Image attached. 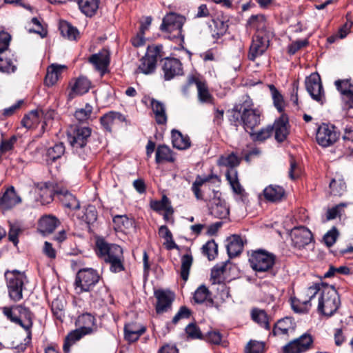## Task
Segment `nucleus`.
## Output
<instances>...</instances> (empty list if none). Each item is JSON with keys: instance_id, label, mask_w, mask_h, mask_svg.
Masks as SVG:
<instances>
[{"instance_id": "obj_1", "label": "nucleus", "mask_w": 353, "mask_h": 353, "mask_svg": "<svg viewBox=\"0 0 353 353\" xmlns=\"http://www.w3.org/2000/svg\"><path fill=\"white\" fill-rule=\"evenodd\" d=\"M318 295L317 310L324 316H330L340 305L339 296L332 286L315 284L305 289L299 298L291 300L292 310L297 313L307 312L312 307V301Z\"/></svg>"}, {"instance_id": "obj_2", "label": "nucleus", "mask_w": 353, "mask_h": 353, "mask_svg": "<svg viewBox=\"0 0 353 353\" xmlns=\"http://www.w3.org/2000/svg\"><path fill=\"white\" fill-rule=\"evenodd\" d=\"M96 252L106 263L110 264L111 272L117 273L124 270L123 249L117 244H111L103 239H98L96 243Z\"/></svg>"}, {"instance_id": "obj_3", "label": "nucleus", "mask_w": 353, "mask_h": 353, "mask_svg": "<svg viewBox=\"0 0 353 353\" xmlns=\"http://www.w3.org/2000/svg\"><path fill=\"white\" fill-rule=\"evenodd\" d=\"M248 24L257 32L252 39L248 53L249 59L254 61L268 49L269 39L262 31L265 26V19L263 15H252L248 20Z\"/></svg>"}, {"instance_id": "obj_4", "label": "nucleus", "mask_w": 353, "mask_h": 353, "mask_svg": "<svg viewBox=\"0 0 353 353\" xmlns=\"http://www.w3.org/2000/svg\"><path fill=\"white\" fill-rule=\"evenodd\" d=\"M185 18L175 12L167 14L163 19L160 29L168 34V38L181 45L184 42L182 28Z\"/></svg>"}, {"instance_id": "obj_5", "label": "nucleus", "mask_w": 353, "mask_h": 353, "mask_svg": "<svg viewBox=\"0 0 353 353\" xmlns=\"http://www.w3.org/2000/svg\"><path fill=\"white\" fill-rule=\"evenodd\" d=\"M4 276L10 299L14 302L21 301L25 285L28 282L26 275L23 272L14 270L6 271Z\"/></svg>"}, {"instance_id": "obj_6", "label": "nucleus", "mask_w": 353, "mask_h": 353, "mask_svg": "<svg viewBox=\"0 0 353 353\" xmlns=\"http://www.w3.org/2000/svg\"><path fill=\"white\" fill-rule=\"evenodd\" d=\"M252 103L250 99H246L243 104L236 105L233 110L241 112V121L245 130L252 134L254 128L259 125L261 112L257 109H253Z\"/></svg>"}, {"instance_id": "obj_7", "label": "nucleus", "mask_w": 353, "mask_h": 353, "mask_svg": "<svg viewBox=\"0 0 353 353\" xmlns=\"http://www.w3.org/2000/svg\"><path fill=\"white\" fill-rule=\"evenodd\" d=\"M275 260V255L264 250L253 251L249 258L251 268L256 272H265L272 270Z\"/></svg>"}, {"instance_id": "obj_8", "label": "nucleus", "mask_w": 353, "mask_h": 353, "mask_svg": "<svg viewBox=\"0 0 353 353\" xmlns=\"http://www.w3.org/2000/svg\"><path fill=\"white\" fill-rule=\"evenodd\" d=\"M98 272L92 268L80 270L75 279V290L77 294L90 291L99 281Z\"/></svg>"}, {"instance_id": "obj_9", "label": "nucleus", "mask_w": 353, "mask_h": 353, "mask_svg": "<svg viewBox=\"0 0 353 353\" xmlns=\"http://www.w3.org/2000/svg\"><path fill=\"white\" fill-rule=\"evenodd\" d=\"M305 88L312 99L323 104L325 101V92L321 78L318 74L312 73L305 79Z\"/></svg>"}, {"instance_id": "obj_10", "label": "nucleus", "mask_w": 353, "mask_h": 353, "mask_svg": "<svg viewBox=\"0 0 353 353\" xmlns=\"http://www.w3.org/2000/svg\"><path fill=\"white\" fill-rule=\"evenodd\" d=\"M154 295L157 299L155 310L157 314H163L171 310L175 299L173 292L170 290L159 289L154 291Z\"/></svg>"}, {"instance_id": "obj_11", "label": "nucleus", "mask_w": 353, "mask_h": 353, "mask_svg": "<svg viewBox=\"0 0 353 353\" xmlns=\"http://www.w3.org/2000/svg\"><path fill=\"white\" fill-rule=\"evenodd\" d=\"M313 345V338L307 333L294 339L283 347L284 353H303L310 350Z\"/></svg>"}, {"instance_id": "obj_12", "label": "nucleus", "mask_w": 353, "mask_h": 353, "mask_svg": "<svg viewBox=\"0 0 353 353\" xmlns=\"http://www.w3.org/2000/svg\"><path fill=\"white\" fill-rule=\"evenodd\" d=\"M339 139V134L335 131L334 126L323 123L317 130L316 139L322 147H329Z\"/></svg>"}, {"instance_id": "obj_13", "label": "nucleus", "mask_w": 353, "mask_h": 353, "mask_svg": "<svg viewBox=\"0 0 353 353\" xmlns=\"http://www.w3.org/2000/svg\"><path fill=\"white\" fill-rule=\"evenodd\" d=\"M290 236L293 245L299 249L304 248L311 243L313 239L310 230L304 226L293 228Z\"/></svg>"}, {"instance_id": "obj_14", "label": "nucleus", "mask_w": 353, "mask_h": 353, "mask_svg": "<svg viewBox=\"0 0 353 353\" xmlns=\"http://www.w3.org/2000/svg\"><path fill=\"white\" fill-rule=\"evenodd\" d=\"M225 176L234 194L239 195L240 200L243 203L248 202V194L240 184L238 179V173L236 169H229L225 173Z\"/></svg>"}, {"instance_id": "obj_15", "label": "nucleus", "mask_w": 353, "mask_h": 353, "mask_svg": "<svg viewBox=\"0 0 353 353\" xmlns=\"http://www.w3.org/2000/svg\"><path fill=\"white\" fill-rule=\"evenodd\" d=\"M164 79L169 81L183 73L181 61L175 58L165 59L163 65Z\"/></svg>"}, {"instance_id": "obj_16", "label": "nucleus", "mask_w": 353, "mask_h": 353, "mask_svg": "<svg viewBox=\"0 0 353 353\" xmlns=\"http://www.w3.org/2000/svg\"><path fill=\"white\" fill-rule=\"evenodd\" d=\"M272 127L273 131H274L275 139L278 142H283L287 139L290 133V125L286 115H281L280 118L274 121Z\"/></svg>"}, {"instance_id": "obj_17", "label": "nucleus", "mask_w": 353, "mask_h": 353, "mask_svg": "<svg viewBox=\"0 0 353 353\" xmlns=\"http://www.w3.org/2000/svg\"><path fill=\"white\" fill-rule=\"evenodd\" d=\"M89 61L94 66L97 70L103 74L110 63V53L105 49L101 50L99 53L92 54Z\"/></svg>"}, {"instance_id": "obj_18", "label": "nucleus", "mask_w": 353, "mask_h": 353, "mask_svg": "<svg viewBox=\"0 0 353 353\" xmlns=\"http://www.w3.org/2000/svg\"><path fill=\"white\" fill-rule=\"evenodd\" d=\"M210 212L213 216L220 219H226L230 214L226 202L216 197L213 198L211 201Z\"/></svg>"}, {"instance_id": "obj_19", "label": "nucleus", "mask_w": 353, "mask_h": 353, "mask_svg": "<svg viewBox=\"0 0 353 353\" xmlns=\"http://www.w3.org/2000/svg\"><path fill=\"white\" fill-rule=\"evenodd\" d=\"M21 198L17 194L14 188H8L0 197V208L3 210H9L21 203Z\"/></svg>"}, {"instance_id": "obj_20", "label": "nucleus", "mask_w": 353, "mask_h": 353, "mask_svg": "<svg viewBox=\"0 0 353 353\" xmlns=\"http://www.w3.org/2000/svg\"><path fill=\"white\" fill-rule=\"evenodd\" d=\"M15 313L22 320V325H20L25 330L28 332V338L31 339L30 329L32 326V313L30 310L23 305H14Z\"/></svg>"}, {"instance_id": "obj_21", "label": "nucleus", "mask_w": 353, "mask_h": 353, "mask_svg": "<svg viewBox=\"0 0 353 353\" xmlns=\"http://www.w3.org/2000/svg\"><path fill=\"white\" fill-rule=\"evenodd\" d=\"M91 134V130L88 127L78 128L71 138L70 143L74 149L82 148Z\"/></svg>"}, {"instance_id": "obj_22", "label": "nucleus", "mask_w": 353, "mask_h": 353, "mask_svg": "<svg viewBox=\"0 0 353 353\" xmlns=\"http://www.w3.org/2000/svg\"><path fill=\"white\" fill-rule=\"evenodd\" d=\"M76 325L85 334L93 333L97 329L95 318L88 313L79 316L77 319Z\"/></svg>"}, {"instance_id": "obj_23", "label": "nucleus", "mask_w": 353, "mask_h": 353, "mask_svg": "<svg viewBox=\"0 0 353 353\" xmlns=\"http://www.w3.org/2000/svg\"><path fill=\"white\" fill-rule=\"evenodd\" d=\"M55 194L65 207L72 210H79L80 208L79 201L67 190L63 188L57 189L55 190Z\"/></svg>"}, {"instance_id": "obj_24", "label": "nucleus", "mask_w": 353, "mask_h": 353, "mask_svg": "<svg viewBox=\"0 0 353 353\" xmlns=\"http://www.w3.org/2000/svg\"><path fill=\"white\" fill-rule=\"evenodd\" d=\"M229 19L227 16L219 15L212 19L211 28L214 37L219 38L224 35L229 27Z\"/></svg>"}, {"instance_id": "obj_25", "label": "nucleus", "mask_w": 353, "mask_h": 353, "mask_svg": "<svg viewBox=\"0 0 353 353\" xmlns=\"http://www.w3.org/2000/svg\"><path fill=\"white\" fill-rule=\"evenodd\" d=\"M43 116L44 112L42 110H32L23 117L21 125L27 129L35 128Z\"/></svg>"}, {"instance_id": "obj_26", "label": "nucleus", "mask_w": 353, "mask_h": 353, "mask_svg": "<svg viewBox=\"0 0 353 353\" xmlns=\"http://www.w3.org/2000/svg\"><path fill=\"white\" fill-rule=\"evenodd\" d=\"M145 332V327L137 323H128L125 325V339L129 342H134Z\"/></svg>"}, {"instance_id": "obj_27", "label": "nucleus", "mask_w": 353, "mask_h": 353, "mask_svg": "<svg viewBox=\"0 0 353 353\" xmlns=\"http://www.w3.org/2000/svg\"><path fill=\"white\" fill-rule=\"evenodd\" d=\"M124 119V117L121 113L111 111L101 117L100 121L106 130L111 131L114 125L123 122Z\"/></svg>"}, {"instance_id": "obj_28", "label": "nucleus", "mask_w": 353, "mask_h": 353, "mask_svg": "<svg viewBox=\"0 0 353 353\" xmlns=\"http://www.w3.org/2000/svg\"><path fill=\"white\" fill-rule=\"evenodd\" d=\"M66 68L63 65L52 64L47 69L45 77V84L48 86H52L58 81L62 71Z\"/></svg>"}, {"instance_id": "obj_29", "label": "nucleus", "mask_w": 353, "mask_h": 353, "mask_svg": "<svg viewBox=\"0 0 353 353\" xmlns=\"http://www.w3.org/2000/svg\"><path fill=\"white\" fill-rule=\"evenodd\" d=\"M151 107L154 114L156 122L159 125L165 124L167 123L168 117L165 105L161 101L152 99L151 100Z\"/></svg>"}, {"instance_id": "obj_30", "label": "nucleus", "mask_w": 353, "mask_h": 353, "mask_svg": "<svg viewBox=\"0 0 353 353\" xmlns=\"http://www.w3.org/2000/svg\"><path fill=\"white\" fill-rule=\"evenodd\" d=\"M59 224V220L53 216H44L39 223V230L43 234L52 233Z\"/></svg>"}, {"instance_id": "obj_31", "label": "nucleus", "mask_w": 353, "mask_h": 353, "mask_svg": "<svg viewBox=\"0 0 353 353\" xmlns=\"http://www.w3.org/2000/svg\"><path fill=\"white\" fill-rule=\"evenodd\" d=\"M226 248L230 257H234L241 254L243 248V242L241 236L232 235L228 238Z\"/></svg>"}, {"instance_id": "obj_32", "label": "nucleus", "mask_w": 353, "mask_h": 353, "mask_svg": "<svg viewBox=\"0 0 353 353\" xmlns=\"http://www.w3.org/2000/svg\"><path fill=\"white\" fill-rule=\"evenodd\" d=\"M263 195L266 200L276 202L281 201L284 196L285 190L281 186L270 185L264 189Z\"/></svg>"}, {"instance_id": "obj_33", "label": "nucleus", "mask_w": 353, "mask_h": 353, "mask_svg": "<svg viewBox=\"0 0 353 353\" xmlns=\"http://www.w3.org/2000/svg\"><path fill=\"white\" fill-rule=\"evenodd\" d=\"M90 81L86 77H79L72 85L70 97L73 98L76 95H81L88 92L90 88Z\"/></svg>"}, {"instance_id": "obj_34", "label": "nucleus", "mask_w": 353, "mask_h": 353, "mask_svg": "<svg viewBox=\"0 0 353 353\" xmlns=\"http://www.w3.org/2000/svg\"><path fill=\"white\" fill-rule=\"evenodd\" d=\"M251 318L261 327L267 330L270 329V318L263 310L254 308L251 311Z\"/></svg>"}, {"instance_id": "obj_35", "label": "nucleus", "mask_w": 353, "mask_h": 353, "mask_svg": "<svg viewBox=\"0 0 353 353\" xmlns=\"http://www.w3.org/2000/svg\"><path fill=\"white\" fill-rule=\"evenodd\" d=\"M198 92V99L201 103H212L213 101L212 95L210 93L205 82L198 79L194 80Z\"/></svg>"}, {"instance_id": "obj_36", "label": "nucleus", "mask_w": 353, "mask_h": 353, "mask_svg": "<svg viewBox=\"0 0 353 353\" xmlns=\"http://www.w3.org/2000/svg\"><path fill=\"white\" fill-rule=\"evenodd\" d=\"M172 143L174 148L179 150H185L190 146V141L188 136L183 135L176 130H172Z\"/></svg>"}, {"instance_id": "obj_37", "label": "nucleus", "mask_w": 353, "mask_h": 353, "mask_svg": "<svg viewBox=\"0 0 353 353\" xmlns=\"http://www.w3.org/2000/svg\"><path fill=\"white\" fill-rule=\"evenodd\" d=\"M155 161L157 163H161L163 161L174 162V157L168 146L161 145L157 148Z\"/></svg>"}, {"instance_id": "obj_38", "label": "nucleus", "mask_w": 353, "mask_h": 353, "mask_svg": "<svg viewBox=\"0 0 353 353\" xmlns=\"http://www.w3.org/2000/svg\"><path fill=\"white\" fill-rule=\"evenodd\" d=\"M99 0H79V8L86 16L94 15L99 8Z\"/></svg>"}, {"instance_id": "obj_39", "label": "nucleus", "mask_w": 353, "mask_h": 353, "mask_svg": "<svg viewBox=\"0 0 353 353\" xmlns=\"http://www.w3.org/2000/svg\"><path fill=\"white\" fill-rule=\"evenodd\" d=\"M86 335L79 328L70 332L65 338L63 350L64 353H70V347L82 336Z\"/></svg>"}, {"instance_id": "obj_40", "label": "nucleus", "mask_w": 353, "mask_h": 353, "mask_svg": "<svg viewBox=\"0 0 353 353\" xmlns=\"http://www.w3.org/2000/svg\"><path fill=\"white\" fill-rule=\"evenodd\" d=\"M293 328L292 321L290 318H284L277 321L273 328L274 335H285Z\"/></svg>"}, {"instance_id": "obj_41", "label": "nucleus", "mask_w": 353, "mask_h": 353, "mask_svg": "<svg viewBox=\"0 0 353 353\" xmlns=\"http://www.w3.org/2000/svg\"><path fill=\"white\" fill-rule=\"evenodd\" d=\"M59 30L61 34L70 40H76L79 36L78 30L65 21L60 22Z\"/></svg>"}, {"instance_id": "obj_42", "label": "nucleus", "mask_w": 353, "mask_h": 353, "mask_svg": "<svg viewBox=\"0 0 353 353\" xmlns=\"http://www.w3.org/2000/svg\"><path fill=\"white\" fill-rule=\"evenodd\" d=\"M114 229L119 231H124L133 225V221L126 215H117L113 218Z\"/></svg>"}, {"instance_id": "obj_43", "label": "nucleus", "mask_w": 353, "mask_h": 353, "mask_svg": "<svg viewBox=\"0 0 353 353\" xmlns=\"http://www.w3.org/2000/svg\"><path fill=\"white\" fill-rule=\"evenodd\" d=\"M152 209L154 211L159 212L161 210L166 211L169 213H173L174 210L171 205L170 199L163 195L161 201H154L150 203Z\"/></svg>"}, {"instance_id": "obj_44", "label": "nucleus", "mask_w": 353, "mask_h": 353, "mask_svg": "<svg viewBox=\"0 0 353 353\" xmlns=\"http://www.w3.org/2000/svg\"><path fill=\"white\" fill-rule=\"evenodd\" d=\"M261 292L263 301L270 304L274 301L278 290L273 285L265 284L261 287Z\"/></svg>"}, {"instance_id": "obj_45", "label": "nucleus", "mask_w": 353, "mask_h": 353, "mask_svg": "<svg viewBox=\"0 0 353 353\" xmlns=\"http://www.w3.org/2000/svg\"><path fill=\"white\" fill-rule=\"evenodd\" d=\"M65 152V147L62 143H57L53 147L48 149L46 156L47 161H55L59 159Z\"/></svg>"}, {"instance_id": "obj_46", "label": "nucleus", "mask_w": 353, "mask_h": 353, "mask_svg": "<svg viewBox=\"0 0 353 353\" xmlns=\"http://www.w3.org/2000/svg\"><path fill=\"white\" fill-rule=\"evenodd\" d=\"M156 68V63L150 59L148 57L144 56L141 59V63L137 68V72L145 74H151Z\"/></svg>"}, {"instance_id": "obj_47", "label": "nucleus", "mask_w": 353, "mask_h": 353, "mask_svg": "<svg viewBox=\"0 0 353 353\" xmlns=\"http://www.w3.org/2000/svg\"><path fill=\"white\" fill-rule=\"evenodd\" d=\"M193 262V258L191 254H185L181 257V276L182 279L186 281L188 279L190 269Z\"/></svg>"}, {"instance_id": "obj_48", "label": "nucleus", "mask_w": 353, "mask_h": 353, "mask_svg": "<svg viewBox=\"0 0 353 353\" xmlns=\"http://www.w3.org/2000/svg\"><path fill=\"white\" fill-rule=\"evenodd\" d=\"M240 163V159L236 155L232 153L227 156H222L219 158L218 163L221 166H225L229 169H235Z\"/></svg>"}, {"instance_id": "obj_49", "label": "nucleus", "mask_w": 353, "mask_h": 353, "mask_svg": "<svg viewBox=\"0 0 353 353\" xmlns=\"http://www.w3.org/2000/svg\"><path fill=\"white\" fill-rule=\"evenodd\" d=\"M226 266V263H222L221 265H215L212 269L210 281L212 284H218L223 281V274Z\"/></svg>"}, {"instance_id": "obj_50", "label": "nucleus", "mask_w": 353, "mask_h": 353, "mask_svg": "<svg viewBox=\"0 0 353 353\" xmlns=\"http://www.w3.org/2000/svg\"><path fill=\"white\" fill-rule=\"evenodd\" d=\"M330 193L334 196H341L346 190V185L343 179H334L330 183Z\"/></svg>"}, {"instance_id": "obj_51", "label": "nucleus", "mask_w": 353, "mask_h": 353, "mask_svg": "<svg viewBox=\"0 0 353 353\" xmlns=\"http://www.w3.org/2000/svg\"><path fill=\"white\" fill-rule=\"evenodd\" d=\"M202 252L210 261L213 260L218 254V245L214 240L208 241L203 245Z\"/></svg>"}, {"instance_id": "obj_52", "label": "nucleus", "mask_w": 353, "mask_h": 353, "mask_svg": "<svg viewBox=\"0 0 353 353\" xmlns=\"http://www.w3.org/2000/svg\"><path fill=\"white\" fill-rule=\"evenodd\" d=\"M274 105L279 112L283 111L284 100L281 94L278 91L274 85H269Z\"/></svg>"}, {"instance_id": "obj_53", "label": "nucleus", "mask_w": 353, "mask_h": 353, "mask_svg": "<svg viewBox=\"0 0 353 353\" xmlns=\"http://www.w3.org/2000/svg\"><path fill=\"white\" fill-rule=\"evenodd\" d=\"M342 97L353 92V84L350 79L337 80L334 83Z\"/></svg>"}, {"instance_id": "obj_54", "label": "nucleus", "mask_w": 353, "mask_h": 353, "mask_svg": "<svg viewBox=\"0 0 353 353\" xmlns=\"http://www.w3.org/2000/svg\"><path fill=\"white\" fill-rule=\"evenodd\" d=\"M145 56L153 60L154 63L157 64L158 60L161 59L163 57V46L161 45L148 46Z\"/></svg>"}, {"instance_id": "obj_55", "label": "nucleus", "mask_w": 353, "mask_h": 353, "mask_svg": "<svg viewBox=\"0 0 353 353\" xmlns=\"http://www.w3.org/2000/svg\"><path fill=\"white\" fill-rule=\"evenodd\" d=\"M80 218L88 224H91L95 222L97 219V212L95 207L93 205H88L85 208L83 214Z\"/></svg>"}, {"instance_id": "obj_56", "label": "nucleus", "mask_w": 353, "mask_h": 353, "mask_svg": "<svg viewBox=\"0 0 353 353\" xmlns=\"http://www.w3.org/2000/svg\"><path fill=\"white\" fill-rule=\"evenodd\" d=\"M210 178L211 176L201 177L200 176H198L196 178V180L192 184V190L197 199H202V194L200 190V187L202 186L205 182L208 181Z\"/></svg>"}, {"instance_id": "obj_57", "label": "nucleus", "mask_w": 353, "mask_h": 353, "mask_svg": "<svg viewBox=\"0 0 353 353\" xmlns=\"http://www.w3.org/2000/svg\"><path fill=\"white\" fill-rule=\"evenodd\" d=\"M92 112V105L86 104L84 108L76 110L74 117L79 121H85L90 117Z\"/></svg>"}, {"instance_id": "obj_58", "label": "nucleus", "mask_w": 353, "mask_h": 353, "mask_svg": "<svg viewBox=\"0 0 353 353\" xmlns=\"http://www.w3.org/2000/svg\"><path fill=\"white\" fill-rule=\"evenodd\" d=\"M210 296V292L208 289L204 286L201 285L197 288L194 294V299L195 302L198 303H202L205 301H206Z\"/></svg>"}, {"instance_id": "obj_59", "label": "nucleus", "mask_w": 353, "mask_h": 353, "mask_svg": "<svg viewBox=\"0 0 353 353\" xmlns=\"http://www.w3.org/2000/svg\"><path fill=\"white\" fill-rule=\"evenodd\" d=\"M3 313L10 321L19 325H22V320L18 316L17 313H15L14 306L3 307Z\"/></svg>"}, {"instance_id": "obj_60", "label": "nucleus", "mask_w": 353, "mask_h": 353, "mask_svg": "<svg viewBox=\"0 0 353 353\" xmlns=\"http://www.w3.org/2000/svg\"><path fill=\"white\" fill-rule=\"evenodd\" d=\"M264 343L257 341H250L245 347V353H263Z\"/></svg>"}, {"instance_id": "obj_61", "label": "nucleus", "mask_w": 353, "mask_h": 353, "mask_svg": "<svg viewBox=\"0 0 353 353\" xmlns=\"http://www.w3.org/2000/svg\"><path fill=\"white\" fill-rule=\"evenodd\" d=\"M17 140V137L14 135L8 139L2 140L0 144V154H3L11 151L14 148V145L16 143Z\"/></svg>"}, {"instance_id": "obj_62", "label": "nucleus", "mask_w": 353, "mask_h": 353, "mask_svg": "<svg viewBox=\"0 0 353 353\" xmlns=\"http://www.w3.org/2000/svg\"><path fill=\"white\" fill-rule=\"evenodd\" d=\"M15 65L9 59H5L0 55V70L3 72L10 73L15 70Z\"/></svg>"}, {"instance_id": "obj_63", "label": "nucleus", "mask_w": 353, "mask_h": 353, "mask_svg": "<svg viewBox=\"0 0 353 353\" xmlns=\"http://www.w3.org/2000/svg\"><path fill=\"white\" fill-rule=\"evenodd\" d=\"M273 132V128L268 125L264 128L261 129L259 131L254 134H252L254 136V139L258 141H264L269 138Z\"/></svg>"}, {"instance_id": "obj_64", "label": "nucleus", "mask_w": 353, "mask_h": 353, "mask_svg": "<svg viewBox=\"0 0 353 353\" xmlns=\"http://www.w3.org/2000/svg\"><path fill=\"white\" fill-rule=\"evenodd\" d=\"M339 236V232L336 228H333L332 230L328 231L323 236L325 243L328 246L331 247L333 245Z\"/></svg>"}]
</instances>
